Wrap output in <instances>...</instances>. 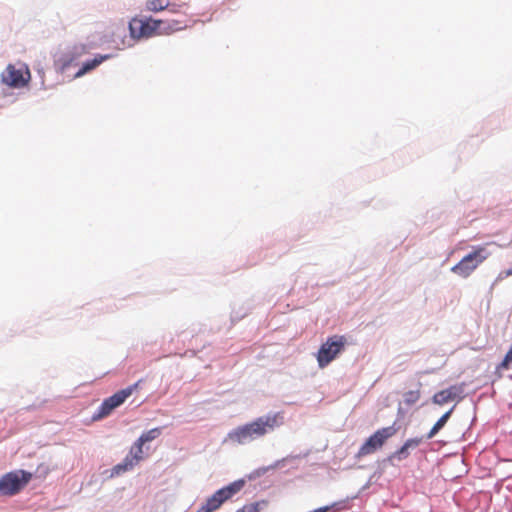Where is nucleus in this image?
<instances>
[{"instance_id":"obj_20","label":"nucleus","mask_w":512,"mask_h":512,"mask_svg":"<svg viewBox=\"0 0 512 512\" xmlns=\"http://www.w3.org/2000/svg\"><path fill=\"white\" fill-rule=\"evenodd\" d=\"M409 454H410L409 450L405 446L402 445L398 450H396L394 453H392L388 457V460L390 462L393 461L394 459H396L398 461H402V460L408 458Z\"/></svg>"},{"instance_id":"obj_6","label":"nucleus","mask_w":512,"mask_h":512,"mask_svg":"<svg viewBox=\"0 0 512 512\" xmlns=\"http://www.w3.org/2000/svg\"><path fill=\"white\" fill-rule=\"evenodd\" d=\"M398 432L395 425L376 430L359 448L357 457H365L381 449L386 441Z\"/></svg>"},{"instance_id":"obj_3","label":"nucleus","mask_w":512,"mask_h":512,"mask_svg":"<svg viewBox=\"0 0 512 512\" xmlns=\"http://www.w3.org/2000/svg\"><path fill=\"white\" fill-rule=\"evenodd\" d=\"M245 482L238 480L230 483L229 485L217 490L205 503H203L196 512H214L221 507V505L231 499L243 487Z\"/></svg>"},{"instance_id":"obj_2","label":"nucleus","mask_w":512,"mask_h":512,"mask_svg":"<svg viewBox=\"0 0 512 512\" xmlns=\"http://www.w3.org/2000/svg\"><path fill=\"white\" fill-rule=\"evenodd\" d=\"M489 255L490 253L486 250L485 246H477L453 266L451 271L462 278H467Z\"/></svg>"},{"instance_id":"obj_16","label":"nucleus","mask_w":512,"mask_h":512,"mask_svg":"<svg viewBox=\"0 0 512 512\" xmlns=\"http://www.w3.org/2000/svg\"><path fill=\"white\" fill-rule=\"evenodd\" d=\"M143 445L136 440L127 455L132 457V461H135L136 465L144 458Z\"/></svg>"},{"instance_id":"obj_9","label":"nucleus","mask_w":512,"mask_h":512,"mask_svg":"<svg viewBox=\"0 0 512 512\" xmlns=\"http://www.w3.org/2000/svg\"><path fill=\"white\" fill-rule=\"evenodd\" d=\"M30 78V71L24 65L17 68L15 65L9 64L2 73V82L13 88L26 86Z\"/></svg>"},{"instance_id":"obj_22","label":"nucleus","mask_w":512,"mask_h":512,"mask_svg":"<svg viewBox=\"0 0 512 512\" xmlns=\"http://www.w3.org/2000/svg\"><path fill=\"white\" fill-rule=\"evenodd\" d=\"M422 442V438H410L407 439L403 446H405L408 450L418 447Z\"/></svg>"},{"instance_id":"obj_11","label":"nucleus","mask_w":512,"mask_h":512,"mask_svg":"<svg viewBox=\"0 0 512 512\" xmlns=\"http://www.w3.org/2000/svg\"><path fill=\"white\" fill-rule=\"evenodd\" d=\"M110 58H111V55L107 54V55H98L95 58H93L92 60H88L87 62H85L83 64L82 68L76 73L75 76L76 77L83 76L85 73L93 70L98 65H100L103 61L110 59Z\"/></svg>"},{"instance_id":"obj_13","label":"nucleus","mask_w":512,"mask_h":512,"mask_svg":"<svg viewBox=\"0 0 512 512\" xmlns=\"http://www.w3.org/2000/svg\"><path fill=\"white\" fill-rule=\"evenodd\" d=\"M452 411H453V408H451L449 411L444 413L437 420V422L433 425V427L428 432V434L426 436L427 439H432L445 426V424L447 423V421L449 420V418L452 414Z\"/></svg>"},{"instance_id":"obj_15","label":"nucleus","mask_w":512,"mask_h":512,"mask_svg":"<svg viewBox=\"0 0 512 512\" xmlns=\"http://www.w3.org/2000/svg\"><path fill=\"white\" fill-rule=\"evenodd\" d=\"M421 387V383H419ZM421 398V389L409 390L403 394V402L406 406L410 407L415 405Z\"/></svg>"},{"instance_id":"obj_10","label":"nucleus","mask_w":512,"mask_h":512,"mask_svg":"<svg viewBox=\"0 0 512 512\" xmlns=\"http://www.w3.org/2000/svg\"><path fill=\"white\" fill-rule=\"evenodd\" d=\"M465 386V383H459L443 389L433 395L432 402L442 406L451 401H460L464 397Z\"/></svg>"},{"instance_id":"obj_23","label":"nucleus","mask_w":512,"mask_h":512,"mask_svg":"<svg viewBox=\"0 0 512 512\" xmlns=\"http://www.w3.org/2000/svg\"><path fill=\"white\" fill-rule=\"evenodd\" d=\"M236 512H259L258 503H252L249 505H245L243 508Z\"/></svg>"},{"instance_id":"obj_5","label":"nucleus","mask_w":512,"mask_h":512,"mask_svg":"<svg viewBox=\"0 0 512 512\" xmlns=\"http://www.w3.org/2000/svg\"><path fill=\"white\" fill-rule=\"evenodd\" d=\"M347 339L343 335H333L321 345L317 353V362L320 368L326 367L344 350Z\"/></svg>"},{"instance_id":"obj_14","label":"nucleus","mask_w":512,"mask_h":512,"mask_svg":"<svg viewBox=\"0 0 512 512\" xmlns=\"http://www.w3.org/2000/svg\"><path fill=\"white\" fill-rule=\"evenodd\" d=\"M170 7V0H147L145 8L149 12H160Z\"/></svg>"},{"instance_id":"obj_4","label":"nucleus","mask_w":512,"mask_h":512,"mask_svg":"<svg viewBox=\"0 0 512 512\" xmlns=\"http://www.w3.org/2000/svg\"><path fill=\"white\" fill-rule=\"evenodd\" d=\"M32 479V473L17 470L0 478V496H13L19 493Z\"/></svg>"},{"instance_id":"obj_8","label":"nucleus","mask_w":512,"mask_h":512,"mask_svg":"<svg viewBox=\"0 0 512 512\" xmlns=\"http://www.w3.org/2000/svg\"><path fill=\"white\" fill-rule=\"evenodd\" d=\"M133 389L134 388L132 386L127 387L104 399L97 412L93 415V420H101L109 416L114 409L125 402V400L132 394Z\"/></svg>"},{"instance_id":"obj_18","label":"nucleus","mask_w":512,"mask_h":512,"mask_svg":"<svg viewBox=\"0 0 512 512\" xmlns=\"http://www.w3.org/2000/svg\"><path fill=\"white\" fill-rule=\"evenodd\" d=\"M161 435V428H153L147 432L141 434V436L137 439L139 444H145L146 442H150Z\"/></svg>"},{"instance_id":"obj_19","label":"nucleus","mask_w":512,"mask_h":512,"mask_svg":"<svg viewBox=\"0 0 512 512\" xmlns=\"http://www.w3.org/2000/svg\"><path fill=\"white\" fill-rule=\"evenodd\" d=\"M511 364H512V346L510 347V349L506 353V355H505L504 359L502 360V362L499 363L498 366L496 367V371L497 372H501V371H504V370H508L511 367Z\"/></svg>"},{"instance_id":"obj_1","label":"nucleus","mask_w":512,"mask_h":512,"mask_svg":"<svg viewBox=\"0 0 512 512\" xmlns=\"http://www.w3.org/2000/svg\"><path fill=\"white\" fill-rule=\"evenodd\" d=\"M284 416L281 412L260 416L251 422L240 425L228 432L224 442L236 445H244L265 437L276 428L282 426Z\"/></svg>"},{"instance_id":"obj_17","label":"nucleus","mask_w":512,"mask_h":512,"mask_svg":"<svg viewBox=\"0 0 512 512\" xmlns=\"http://www.w3.org/2000/svg\"><path fill=\"white\" fill-rule=\"evenodd\" d=\"M186 27V24H183L182 22L178 20H173L171 22L164 21V24L162 25V33L170 34L179 30H182Z\"/></svg>"},{"instance_id":"obj_25","label":"nucleus","mask_w":512,"mask_h":512,"mask_svg":"<svg viewBox=\"0 0 512 512\" xmlns=\"http://www.w3.org/2000/svg\"><path fill=\"white\" fill-rule=\"evenodd\" d=\"M506 275L507 276H511L512 275V267L506 271Z\"/></svg>"},{"instance_id":"obj_24","label":"nucleus","mask_w":512,"mask_h":512,"mask_svg":"<svg viewBox=\"0 0 512 512\" xmlns=\"http://www.w3.org/2000/svg\"><path fill=\"white\" fill-rule=\"evenodd\" d=\"M183 7H184L183 4H171L170 3V7L168 9L172 13H180Z\"/></svg>"},{"instance_id":"obj_7","label":"nucleus","mask_w":512,"mask_h":512,"mask_svg":"<svg viewBox=\"0 0 512 512\" xmlns=\"http://www.w3.org/2000/svg\"><path fill=\"white\" fill-rule=\"evenodd\" d=\"M163 24V20L133 18L129 23V29L133 38H149L162 33Z\"/></svg>"},{"instance_id":"obj_21","label":"nucleus","mask_w":512,"mask_h":512,"mask_svg":"<svg viewBox=\"0 0 512 512\" xmlns=\"http://www.w3.org/2000/svg\"><path fill=\"white\" fill-rule=\"evenodd\" d=\"M422 442V438H410L407 439L403 446H405L408 450L418 447Z\"/></svg>"},{"instance_id":"obj_12","label":"nucleus","mask_w":512,"mask_h":512,"mask_svg":"<svg viewBox=\"0 0 512 512\" xmlns=\"http://www.w3.org/2000/svg\"><path fill=\"white\" fill-rule=\"evenodd\" d=\"M136 466L135 461H132L131 456H126L124 460L115 465L111 470V477H117L122 475L123 473L132 470Z\"/></svg>"}]
</instances>
